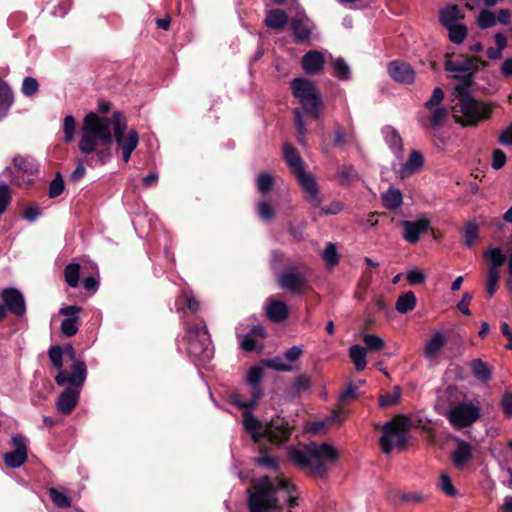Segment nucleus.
Segmentation results:
<instances>
[{"instance_id": "23", "label": "nucleus", "mask_w": 512, "mask_h": 512, "mask_svg": "<svg viewBox=\"0 0 512 512\" xmlns=\"http://www.w3.org/2000/svg\"><path fill=\"white\" fill-rule=\"evenodd\" d=\"M429 228V221L426 219H418L416 221H404L403 222V237L411 244L418 242L419 237L422 233L426 232Z\"/></svg>"}, {"instance_id": "6", "label": "nucleus", "mask_w": 512, "mask_h": 512, "mask_svg": "<svg viewBox=\"0 0 512 512\" xmlns=\"http://www.w3.org/2000/svg\"><path fill=\"white\" fill-rule=\"evenodd\" d=\"M291 92L300 102L304 112L317 119L321 114V96L314 83L306 78H294L291 81Z\"/></svg>"}, {"instance_id": "10", "label": "nucleus", "mask_w": 512, "mask_h": 512, "mask_svg": "<svg viewBox=\"0 0 512 512\" xmlns=\"http://www.w3.org/2000/svg\"><path fill=\"white\" fill-rule=\"evenodd\" d=\"M460 112L463 117V126H476L491 115V107L470 96L468 93L460 95Z\"/></svg>"}, {"instance_id": "50", "label": "nucleus", "mask_w": 512, "mask_h": 512, "mask_svg": "<svg viewBox=\"0 0 512 512\" xmlns=\"http://www.w3.org/2000/svg\"><path fill=\"white\" fill-rule=\"evenodd\" d=\"M311 387V378L306 374H301L295 377L292 388L293 391L297 394L304 393L308 391Z\"/></svg>"}, {"instance_id": "57", "label": "nucleus", "mask_w": 512, "mask_h": 512, "mask_svg": "<svg viewBox=\"0 0 512 512\" xmlns=\"http://www.w3.org/2000/svg\"><path fill=\"white\" fill-rule=\"evenodd\" d=\"M65 185L64 180L61 175L58 173L55 178L49 184V197L56 198L61 195L64 191Z\"/></svg>"}, {"instance_id": "8", "label": "nucleus", "mask_w": 512, "mask_h": 512, "mask_svg": "<svg viewBox=\"0 0 512 512\" xmlns=\"http://www.w3.org/2000/svg\"><path fill=\"white\" fill-rule=\"evenodd\" d=\"M283 155L288 167L297 178L303 191L308 192L313 197V199H315L316 179L311 173L304 170V163L297 149L291 144L285 143L283 145Z\"/></svg>"}, {"instance_id": "39", "label": "nucleus", "mask_w": 512, "mask_h": 512, "mask_svg": "<svg viewBox=\"0 0 512 512\" xmlns=\"http://www.w3.org/2000/svg\"><path fill=\"white\" fill-rule=\"evenodd\" d=\"M416 306V297L412 291H407L404 294L400 295L396 301V310L405 314L411 310H413Z\"/></svg>"}, {"instance_id": "30", "label": "nucleus", "mask_w": 512, "mask_h": 512, "mask_svg": "<svg viewBox=\"0 0 512 512\" xmlns=\"http://www.w3.org/2000/svg\"><path fill=\"white\" fill-rule=\"evenodd\" d=\"M462 18V13L456 5H447L439 12L440 23L445 28L459 24Z\"/></svg>"}, {"instance_id": "29", "label": "nucleus", "mask_w": 512, "mask_h": 512, "mask_svg": "<svg viewBox=\"0 0 512 512\" xmlns=\"http://www.w3.org/2000/svg\"><path fill=\"white\" fill-rule=\"evenodd\" d=\"M446 343L445 335L440 332H434L424 345V356L427 359H434L443 349Z\"/></svg>"}, {"instance_id": "54", "label": "nucleus", "mask_w": 512, "mask_h": 512, "mask_svg": "<svg viewBox=\"0 0 512 512\" xmlns=\"http://www.w3.org/2000/svg\"><path fill=\"white\" fill-rule=\"evenodd\" d=\"M274 179L270 173H261L256 179V186L259 192L267 193L273 186Z\"/></svg>"}, {"instance_id": "49", "label": "nucleus", "mask_w": 512, "mask_h": 512, "mask_svg": "<svg viewBox=\"0 0 512 512\" xmlns=\"http://www.w3.org/2000/svg\"><path fill=\"white\" fill-rule=\"evenodd\" d=\"M363 342L367 349L371 351H380L385 347L384 340L375 334H365L363 336Z\"/></svg>"}, {"instance_id": "36", "label": "nucleus", "mask_w": 512, "mask_h": 512, "mask_svg": "<svg viewBox=\"0 0 512 512\" xmlns=\"http://www.w3.org/2000/svg\"><path fill=\"white\" fill-rule=\"evenodd\" d=\"M485 259L489 262L488 269L499 271V268L507 259L506 254L499 247H490L484 254Z\"/></svg>"}, {"instance_id": "16", "label": "nucleus", "mask_w": 512, "mask_h": 512, "mask_svg": "<svg viewBox=\"0 0 512 512\" xmlns=\"http://www.w3.org/2000/svg\"><path fill=\"white\" fill-rule=\"evenodd\" d=\"M11 443L13 450L5 453L3 460L7 467L16 469L21 467L27 460V439L21 434H16L12 436Z\"/></svg>"}, {"instance_id": "38", "label": "nucleus", "mask_w": 512, "mask_h": 512, "mask_svg": "<svg viewBox=\"0 0 512 512\" xmlns=\"http://www.w3.org/2000/svg\"><path fill=\"white\" fill-rule=\"evenodd\" d=\"M349 357L357 371H362L367 365L366 349L360 345H352L349 349Z\"/></svg>"}, {"instance_id": "47", "label": "nucleus", "mask_w": 512, "mask_h": 512, "mask_svg": "<svg viewBox=\"0 0 512 512\" xmlns=\"http://www.w3.org/2000/svg\"><path fill=\"white\" fill-rule=\"evenodd\" d=\"M477 24L481 29L493 27L496 24V15L492 11L484 9L478 15Z\"/></svg>"}, {"instance_id": "59", "label": "nucleus", "mask_w": 512, "mask_h": 512, "mask_svg": "<svg viewBox=\"0 0 512 512\" xmlns=\"http://www.w3.org/2000/svg\"><path fill=\"white\" fill-rule=\"evenodd\" d=\"M444 99V92L440 87L434 88L430 98L424 103L426 109H432L438 107Z\"/></svg>"}, {"instance_id": "2", "label": "nucleus", "mask_w": 512, "mask_h": 512, "mask_svg": "<svg viewBox=\"0 0 512 512\" xmlns=\"http://www.w3.org/2000/svg\"><path fill=\"white\" fill-rule=\"evenodd\" d=\"M295 486L289 479L277 478L275 480L269 477H262L253 482L249 490L248 505L250 512H281V506L278 503L277 493L284 492L287 497L289 512L297 506V496L293 493Z\"/></svg>"}, {"instance_id": "17", "label": "nucleus", "mask_w": 512, "mask_h": 512, "mask_svg": "<svg viewBox=\"0 0 512 512\" xmlns=\"http://www.w3.org/2000/svg\"><path fill=\"white\" fill-rule=\"evenodd\" d=\"M278 283L283 289L292 293H299L307 283V276L303 270L297 267H291L279 275Z\"/></svg>"}, {"instance_id": "33", "label": "nucleus", "mask_w": 512, "mask_h": 512, "mask_svg": "<svg viewBox=\"0 0 512 512\" xmlns=\"http://www.w3.org/2000/svg\"><path fill=\"white\" fill-rule=\"evenodd\" d=\"M14 102L10 87L0 80V121L7 117Z\"/></svg>"}, {"instance_id": "3", "label": "nucleus", "mask_w": 512, "mask_h": 512, "mask_svg": "<svg viewBox=\"0 0 512 512\" xmlns=\"http://www.w3.org/2000/svg\"><path fill=\"white\" fill-rule=\"evenodd\" d=\"M289 459L300 468L314 475L323 477L328 465L338 458V451L330 444H316L311 442L304 448L289 447Z\"/></svg>"}, {"instance_id": "46", "label": "nucleus", "mask_w": 512, "mask_h": 512, "mask_svg": "<svg viewBox=\"0 0 512 512\" xmlns=\"http://www.w3.org/2000/svg\"><path fill=\"white\" fill-rule=\"evenodd\" d=\"M322 258L328 267L336 266L339 262L336 244L328 243L322 253Z\"/></svg>"}, {"instance_id": "35", "label": "nucleus", "mask_w": 512, "mask_h": 512, "mask_svg": "<svg viewBox=\"0 0 512 512\" xmlns=\"http://www.w3.org/2000/svg\"><path fill=\"white\" fill-rule=\"evenodd\" d=\"M381 198L383 206L390 210L399 208L403 202V196L401 191L393 187L383 192Z\"/></svg>"}, {"instance_id": "52", "label": "nucleus", "mask_w": 512, "mask_h": 512, "mask_svg": "<svg viewBox=\"0 0 512 512\" xmlns=\"http://www.w3.org/2000/svg\"><path fill=\"white\" fill-rule=\"evenodd\" d=\"M295 115V125L297 129L298 134V142L302 146H305V134H306V128L303 120L302 111L299 108H296L294 111Z\"/></svg>"}, {"instance_id": "19", "label": "nucleus", "mask_w": 512, "mask_h": 512, "mask_svg": "<svg viewBox=\"0 0 512 512\" xmlns=\"http://www.w3.org/2000/svg\"><path fill=\"white\" fill-rule=\"evenodd\" d=\"M81 308L76 305H70L62 307L59 313L65 318L63 319L60 330L61 333L66 337L74 336L79 330L80 318L79 312Z\"/></svg>"}, {"instance_id": "25", "label": "nucleus", "mask_w": 512, "mask_h": 512, "mask_svg": "<svg viewBox=\"0 0 512 512\" xmlns=\"http://www.w3.org/2000/svg\"><path fill=\"white\" fill-rule=\"evenodd\" d=\"M80 390L66 388L58 397L56 407L64 415L70 414L78 403Z\"/></svg>"}, {"instance_id": "64", "label": "nucleus", "mask_w": 512, "mask_h": 512, "mask_svg": "<svg viewBox=\"0 0 512 512\" xmlns=\"http://www.w3.org/2000/svg\"><path fill=\"white\" fill-rule=\"evenodd\" d=\"M254 463L257 466H263L271 470H277L278 469V463L276 459L269 455H262L260 457H257L254 460Z\"/></svg>"}, {"instance_id": "41", "label": "nucleus", "mask_w": 512, "mask_h": 512, "mask_svg": "<svg viewBox=\"0 0 512 512\" xmlns=\"http://www.w3.org/2000/svg\"><path fill=\"white\" fill-rule=\"evenodd\" d=\"M478 236H479L478 224L473 220L468 221L463 230V238H464L465 246L470 248L475 243V241L478 239Z\"/></svg>"}, {"instance_id": "32", "label": "nucleus", "mask_w": 512, "mask_h": 512, "mask_svg": "<svg viewBox=\"0 0 512 512\" xmlns=\"http://www.w3.org/2000/svg\"><path fill=\"white\" fill-rule=\"evenodd\" d=\"M428 110L430 111V115L428 117V124L425 123L422 119H420L422 126L429 127L431 129L441 128L448 117V109L444 106H438Z\"/></svg>"}, {"instance_id": "27", "label": "nucleus", "mask_w": 512, "mask_h": 512, "mask_svg": "<svg viewBox=\"0 0 512 512\" xmlns=\"http://www.w3.org/2000/svg\"><path fill=\"white\" fill-rule=\"evenodd\" d=\"M265 310L267 317L274 323L283 322L289 315L286 303L281 300L269 299Z\"/></svg>"}, {"instance_id": "58", "label": "nucleus", "mask_w": 512, "mask_h": 512, "mask_svg": "<svg viewBox=\"0 0 512 512\" xmlns=\"http://www.w3.org/2000/svg\"><path fill=\"white\" fill-rule=\"evenodd\" d=\"M11 201L10 188L6 183L0 184V217L6 211Z\"/></svg>"}, {"instance_id": "53", "label": "nucleus", "mask_w": 512, "mask_h": 512, "mask_svg": "<svg viewBox=\"0 0 512 512\" xmlns=\"http://www.w3.org/2000/svg\"><path fill=\"white\" fill-rule=\"evenodd\" d=\"M256 212L260 219L266 222L271 221L275 216L273 207L266 201H261L257 204Z\"/></svg>"}, {"instance_id": "63", "label": "nucleus", "mask_w": 512, "mask_h": 512, "mask_svg": "<svg viewBox=\"0 0 512 512\" xmlns=\"http://www.w3.org/2000/svg\"><path fill=\"white\" fill-rule=\"evenodd\" d=\"M268 366L279 372H290L293 370L292 366L280 357H275L269 360Z\"/></svg>"}, {"instance_id": "11", "label": "nucleus", "mask_w": 512, "mask_h": 512, "mask_svg": "<svg viewBox=\"0 0 512 512\" xmlns=\"http://www.w3.org/2000/svg\"><path fill=\"white\" fill-rule=\"evenodd\" d=\"M14 171L11 183L18 187H26L33 182L32 176L38 172V165L31 157L15 156L13 158Z\"/></svg>"}, {"instance_id": "43", "label": "nucleus", "mask_w": 512, "mask_h": 512, "mask_svg": "<svg viewBox=\"0 0 512 512\" xmlns=\"http://www.w3.org/2000/svg\"><path fill=\"white\" fill-rule=\"evenodd\" d=\"M448 30L449 40L454 44H461L467 36V27L464 24H456Z\"/></svg>"}, {"instance_id": "22", "label": "nucleus", "mask_w": 512, "mask_h": 512, "mask_svg": "<svg viewBox=\"0 0 512 512\" xmlns=\"http://www.w3.org/2000/svg\"><path fill=\"white\" fill-rule=\"evenodd\" d=\"M472 446L470 443L460 440L457 442L455 450L451 454L453 465L459 469H464L472 460Z\"/></svg>"}, {"instance_id": "18", "label": "nucleus", "mask_w": 512, "mask_h": 512, "mask_svg": "<svg viewBox=\"0 0 512 512\" xmlns=\"http://www.w3.org/2000/svg\"><path fill=\"white\" fill-rule=\"evenodd\" d=\"M315 190H316V197L313 199V197L308 193L304 192L307 201L310 204L312 213L316 216L322 217L327 215H337L343 210V204L339 201H332L328 206L322 207V196L319 192V187L317 182L315 183Z\"/></svg>"}, {"instance_id": "40", "label": "nucleus", "mask_w": 512, "mask_h": 512, "mask_svg": "<svg viewBox=\"0 0 512 512\" xmlns=\"http://www.w3.org/2000/svg\"><path fill=\"white\" fill-rule=\"evenodd\" d=\"M80 265L69 263L64 269V277L68 286L76 288L79 285Z\"/></svg>"}, {"instance_id": "21", "label": "nucleus", "mask_w": 512, "mask_h": 512, "mask_svg": "<svg viewBox=\"0 0 512 512\" xmlns=\"http://www.w3.org/2000/svg\"><path fill=\"white\" fill-rule=\"evenodd\" d=\"M389 76L396 82L411 84L415 79V71L410 64L403 61H392L387 66Z\"/></svg>"}, {"instance_id": "7", "label": "nucleus", "mask_w": 512, "mask_h": 512, "mask_svg": "<svg viewBox=\"0 0 512 512\" xmlns=\"http://www.w3.org/2000/svg\"><path fill=\"white\" fill-rule=\"evenodd\" d=\"M410 428V421L405 417L395 418L387 422L382 429V437L379 444L385 454L395 449H402L407 442V431Z\"/></svg>"}, {"instance_id": "44", "label": "nucleus", "mask_w": 512, "mask_h": 512, "mask_svg": "<svg viewBox=\"0 0 512 512\" xmlns=\"http://www.w3.org/2000/svg\"><path fill=\"white\" fill-rule=\"evenodd\" d=\"M49 495L57 507L68 508L71 506V499L64 491L57 488H50Z\"/></svg>"}, {"instance_id": "56", "label": "nucleus", "mask_w": 512, "mask_h": 512, "mask_svg": "<svg viewBox=\"0 0 512 512\" xmlns=\"http://www.w3.org/2000/svg\"><path fill=\"white\" fill-rule=\"evenodd\" d=\"M401 396V388L399 386H395L393 390L385 395L380 397V406L386 407L396 404Z\"/></svg>"}, {"instance_id": "15", "label": "nucleus", "mask_w": 512, "mask_h": 512, "mask_svg": "<svg viewBox=\"0 0 512 512\" xmlns=\"http://www.w3.org/2000/svg\"><path fill=\"white\" fill-rule=\"evenodd\" d=\"M290 29L296 44L310 41L314 23L303 10H298L290 20Z\"/></svg>"}, {"instance_id": "24", "label": "nucleus", "mask_w": 512, "mask_h": 512, "mask_svg": "<svg viewBox=\"0 0 512 512\" xmlns=\"http://www.w3.org/2000/svg\"><path fill=\"white\" fill-rule=\"evenodd\" d=\"M478 60L476 58H461V59H448L445 62V70L456 75H466L472 71L477 70Z\"/></svg>"}, {"instance_id": "14", "label": "nucleus", "mask_w": 512, "mask_h": 512, "mask_svg": "<svg viewBox=\"0 0 512 512\" xmlns=\"http://www.w3.org/2000/svg\"><path fill=\"white\" fill-rule=\"evenodd\" d=\"M87 377V366L85 361L76 360L72 365L71 373L66 370L60 369V372L55 377V382L58 386L66 384L69 387L80 390Z\"/></svg>"}, {"instance_id": "61", "label": "nucleus", "mask_w": 512, "mask_h": 512, "mask_svg": "<svg viewBox=\"0 0 512 512\" xmlns=\"http://www.w3.org/2000/svg\"><path fill=\"white\" fill-rule=\"evenodd\" d=\"M39 85L35 78L26 77L22 83V92L25 96H32L38 91Z\"/></svg>"}, {"instance_id": "28", "label": "nucleus", "mask_w": 512, "mask_h": 512, "mask_svg": "<svg viewBox=\"0 0 512 512\" xmlns=\"http://www.w3.org/2000/svg\"><path fill=\"white\" fill-rule=\"evenodd\" d=\"M324 63V56L319 51H309L302 58V68L310 75L318 74Z\"/></svg>"}, {"instance_id": "37", "label": "nucleus", "mask_w": 512, "mask_h": 512, "mask_svg": "<svg viewBox=\"0 0 512 512\" xmlns=\"http://www.w3.org/2000/svg\"><path fill=\"white\" fill-rule=\"evenodd\" d=\"M288 22L287 14L281 9H272L267 12L265 24L272 29H281Z\"/></svg>"}, {"instance_id": "55", "label": "nucleus", "mask_w": 512, "mask_h": 512, "mask_svg": "<svg viewBox=\"0 0 512 512\" xmlns=\"http://www.w3.org/2000/svg\"><path fill=\"white\" fill-rule=\"evenodd\" d=\"M49 358L54 368L60 372L63 366V351L62 348L58 345L51 346L49 351Z\"/></svg>"}, {"instance_id": "26", "label": "nucleus", "mask_w": 512, "mask_h": 512, "mask_svg": "<svg viewBox=\"0 0 512 512\" xmlns=\"http://www.w3.org/2000/svg\"><path fill=\"white\" fill-rule=\"evenodd\" d=\"M383 139L392 153L397 157H402L403 142L399 132L392 126H384L381 130Z\"/></svg>"}, {"instance_id": "48", "label": "nucleus", "mask_w": 512, "mask_h": 512, "mask_svg": "<svg viewBox=\"0 0 512 512\" xmlns=\"http://www.w3.org/2000/svg\"><path fill=\"white\" fill-rule=\"evenodd\" d=\"M500 278V272L494 269H488L487 271V287L486 292L489 298H492L497 290L498 282Z\"/></svg>"}, {"instance_id": "1", "label": "nucleus", "mask_w": 512, "mask_h": 512, "mask_svg": "<svg viewBox=\"0 0 512 512\" xmlns=\"http://www.w3.org/2000/svg\"><path fill=\"white\" fill-rule=\"evenodd\" d=\"M114 113L111 117L89 112L82 124V136L78 147L85 155L94 154L96 161L103 165L112 156Z\"/></svg>"}, {"instance_id": "42", "label": "nucleus", "mask_w": 512, "mask_h": 512, "mask_svg": "<svg viewBox=\"0 0 512 512\" xmlns=\"http://www.w3.org/2000/svg\"><path fill=\"white\" fill-rule=\"evenodd\" d=\"M332 66L334 69L333 75L339 80L347 81L350 79V68L343 58L339 57L333 60Z\"/></svg>"}, {"instance_id": "31", "label": "nucleus", "mask_w": 512, "mask_h": 512, "mask_svg": "<svg viewBox=\"0 0 512 512\" xmlns=\"http://www.w3.org/2000/svg\"><path fill=\"white\" fill-rule=\"evenodd\" d=\"M423 163L424 159L421 153L418 151H412L407 161L402 165L399 171L401 178H406L416 173L422 168Z\"/></svg>"}, {"instance_id": "51", "label": "nucleus", "mask_w": 512, "mask_h": 512, "mask_svg": "<svg viewBox=\"0 0 512 512\" xmlns=\"http://www.w3.org/2000/svg\"><path fill=\"white\" fill-rule=\"evenodd\" d=\"M76 122L72 115H66L63 120L64 140L69 143L75 136Z\"/></svg>"}, {"instance_id": "45", "label": "nucleus", "mask_w": 512, "mask_h": 512, "mask_svg": "<svg viewBox=\"0 0 512 512\" xmlns=\"http://www.w3.org/2000/svg\"><path fill=\"white\" fill-rule=\"evenodd\" d=\"M439 489L448 497H456L457 489L454 487L451 477L447 473H442L439 477Z\"/></svg>"}, {"instance_id": "62", "label": "nucleus", "mask_w": 512, "mask_h": 512, "mask_svg": "<svg viewBox=\"0 0 512 512\" xmlns=\"http://www.w3.org/2000/svg\"><path fill=\"white\" fill-rule=\"evenodd\" d=\"M304 354L303 345H295L284 352L285 359L292 363L297 361Z\"/></svg>"}, {"instance_id": "5", "label": "nucleus", "mask_w": 512, "mask_h": 512, "mask_svg": "<svg viewBox=\"0 0 512 512\" xmlns=\"http://www.w3.org/2000/svg\"><path fill=\"white\" fill-rule=\"evenodd\" d=\"M244 410L243 426L251 435V438L258 442L262 437H267L271 442L281 444L290 436V429L284 419L277 417L266 425H262L252 414L253 407H239Z\"/></svg>"}, {"instance_id": "60", "label": "nucleus", "mask_w": 512, "mask_h": 512, "mask_svg": "<svg viewBox=\"0 0 512 512\" xmlns=\"http://www.w3.org/2000/svg\"><path fill=\"white\" fill-rule=\"evenodd\" d=\"M406 279L410 285H420L425 282V274L418 268L409 270L406 274Z\"/></svg>"}, {"instance_id": "20", "label": "nucleus", "mask_w": 512, "mask_h": 512, "mask_svg": "<svg viewBox=\"0 0 512 512\" xmlns=\"http://www.w3.org/2000/svg\"><path fill=\"white\" fill-rule=\"evenodd\" d=\"M1 298L7 310L16 315L22 316L26 312L25 300L22 293L15 288H4L1 291Z\"/></svg>"}, {"instance_id": "13", "label": "nucleus", "mask_w": 512, "mask_h": 512, "mask_svg": "<svg viewBox=\"0 0 512 512\" xmlns=\"http://www.w3.org/2000/svg\"><path fill=\"white\" fill-rule=\"evenodd\" d=\"M263 378V370L258 366H253L248 370L247 382L251 386V398L248 401L242 399V395H231V402L237 407H254L259 401L262 392L259 385Z\"/></svg>"}, {"instance_id": "9", "label": "nucleus", "mask_w": 512, "mask_h": 512, "mask_svg": "<svg viewBox=\"0 0 512 512\" xmlns=\"http://www.w3.org/2000/svg\"><path fill=\"white\" fill-rule=\"evenodd\" d=\"M127 120L120 111L114 112L113 140L117 143L122 152V159L129 162L133 151L139 143V135L136 130H130L127 135Z\"/></svg>"}, {"instance_id": "34", "label": "nucleus", "mask_w": 512, "mask_h": 512, "mask_svg": "<svg viewBox=\"0 0 512 512\" xmlns=\"http://www.w3.org/2000/svg\"><path fill=\"white\" fill-rule=\"evenodd\" d=\"M473 376L480 382H487L491 379L492 370L481 359H474L469 364Z\"/></svg>"}, {"instance_id": "4", "label": "nucleus", "mask_w": 512, "mask_h": 512, "mask_svg": "<svg viewBox=\"0 0 512 512\" xmlns=\"http://www.w3.org/2000/svg\"><path fill=\"white\" fill-rule=\"evenodd\" d=\"M178 351L184 349L197 367L206 366L214 355L208 328L205 323L188 325L186 334L177 343Z\"/></svg>"}, {"instance_id": "12", "label": "nucleus", "mask_w": 512, "mask_h": 512, "mask_svg": "<svg viewBox=\"0 0 512 512\" xmlns=\"http://www.w3.org/2000/svg\"><path fill=\"white\" fill-rule=\"evenodd\" d=\"M479 417V407L471 402L460 403L447 413V418L450 423L458 429L472 425Z\"/></svg>"}]
</instances>
